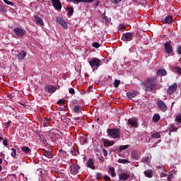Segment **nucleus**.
Here are the masks:
<instances>
[{"mask_svg":"<svg viewBox=\"0 0 181 181\" xmlns=\"http://www.w3.org/2000/svg\"><path fill=\"white\" fill-rule=\"evenodd\" d=\"M44 156H46V158H48V159H52L53 158V156L52 155V153L49 151H46L44 152Z\"/></svg>","mask_w":181,"mask_h":181,"instance_id":"obj_30","label":"nucleus"},{"mask_svg":"<svg viewBox=\"0 0 181 181\" xmlns=\"http://www.w3.org/2000/svg\"><path fill=\"white\" fill-rule=\"evenodd\" d=\"M7 11L6 6L0 4V12H6Z\"/></svg>","mask_w":181,"mask_h":181,"instance_id":"obj_37","label":"nucleus"},{"mask_svg":"<svg viewBox=\"0 0 181 181\" xmlns=\"http://www.w3.org/2000/svg\"><path fill=\"white\" fill-rule=\"evenodd\" d=\"M34 21L35 23H37V25H39L40 26H45V23L43 22V20L40 17H39V16H35Z\"/></svg>","mask_w":181,"mask_h":181,"instance_id":"obj_10","label":"nucleus"},{"mask_svg":"<svg viewBox=\"0 0 181 181\" xmlns=\"http://www.w3.org/2000/svg\"><path fill=\"white\" fill-rule=\"evenodd\" d=\"M105 181H111V178L107 175L104 177Z\"/></svg>","mask_w":181,"mask_h":181,"instance_id":"obj_54","label":"nucleus"},{"mask_svg":"<svg viewBox=\"0 0 181 181\" xmlns=\"http://www.w3.org/2000/svg\"><path fill=\"white\" fill-rule=\"evenodd\" d=\"M120 83H121V81L116 79V80L115 81V82H114V87H115V88H117L118 87V86H119Z\"/></svg>","mask_w":181,"mask_h":181,"instance_id":"obj_40","label":"nucleus"},{"mask_svg":"<svg viewBox=\"0 0 181 181\" xmlns=\"http://www.w3.org/2000/svg\"><path fill=\"white\" fill-rule=\"evenodd\" d=\"M117 162L118 163H122L123 165H125V163H131V161L124 158H119Z\"/></svg>","mask_w":181,"mask_h":181,"instance_id":"obj_28","label":"nucleus"},{"mask_svg":"<svg viewBox=\"0 0 181 181\" xmlns=\"http://www.w3.org/2000/svg\"><path fill=\"white\" fill-rule=\"evenodd\" d=\"M141 162H143V163H149V156L143 158Z\"/></svg>","mask_w":181,"mask_h":181,"instance_id":"obj_38","label":"nucleus"},{"mask_svg":"<svg viewBox=\"0 0 181 181\" xmlns=\"http://www.w3.org/2000/svg\"><path fill=\"white\" fill-rule=\"evenodd\" d=\"M3 145H4V146H8V140H3Z\"/></svg>","mask_w":181,"mask_h":181,"instance_id":"obj_52","label":"nucleus"},{"mask_svg":"<svg viewBox=\"0 0 181 181\" xmlns=\"http://www.w3.org/2000/svg\"><path fill=\"white\" fill-rule=\"evenodd\" d=\"M176 119H177V122H180L181 123V115H178L176 117Z\"/></svg>","mask_w":181,"mask_h":181,"instance_id":"obj_49","label":"nucleus"},{"mask_svg":"<svg viewBox=\"0 0 181 181\" xmlns=\"http://www.w3.org/2000/svg\"><path fill=\"white\" fill-rule=\"evenodd\" d=\"M93 47H95V49H98V47H100V43H98V42H93Z\"/></svg>","mask_w":181,"mask_h":181,"instance_id":"obj_43","label":"nucleus"},{"mask_svg":"<svg viewBox=\"0 0 181 181\" xmlns=\"http://www.w3.org/2000/svg\"><path fill=\"white\" fill-rule=\"evenodd\" d=\"M144 175L146 176V177H152L153 171H152V170H146L144 171Z\"/></svg>","mask_w":181,"mask_h":181,"instance_id":"obj_25","label":"nucleus"},{"mask_svg":"<svg viewBox=\"0 0 181 181\" xmlns=\"http://www.w3.org/2000/svg\"><path fill=\"white\" fill-rule=\"evenodd\" d=\"M13 31L18 37H23V35H26V30L20 28H14Z\"/></svg>","mask_w":181,"mask_h":181,"instance_id":"obj_7","label":"nucleus"},{"mask_svg":"<svg viewBox=\"0 0 181 181\" xmlns=\"http://www.w3.org/2000/svg\"><path fill=\"white\" fill-rule=\"evenodd\" d=\"M70 153H71V155H73L74 156H76L77 155V153L76 152V149H74V147H72L70 150Z\"/></svg>","mask_w":181,"mask_h":181,"instance_id":"obj_41","label":"nucleus"},{"mask_svg":"<svg viewBox=\"0 0 181 181\" xmlns=\"http://www.w3.org/2000/svg\"><path fill=\"white\" fill-rule=\"evenodd\" d=\"M64 103H66V101H64V100L61 99L59 100L57 104H59V105H63V104H64Z\"/></svg>","mask_w":181,"mask_h":181,"instance_id":"obj_44","label":"nucleus"},{"mask_svg":"<svg viewBox=\"0 0 181 181\" xmlns=\"http://www.w3.org/2000/svg\"><path fill=\"white\" fill-rule=\"evenodd\" d=\"M102 141L103 142L104 145H105L106 146H112V145L115 144V141H107V139H103Z\"/></svg>","mask_w":181,"mask_h":181,"instance_id":"obj_20","label":"nucleus"},{"mask_svg":"<svg viewBox=\"0 0 181 181\" xmlns=\"http://www.w3.org/2000/svg\"><path fill=\"white\" fill-rule=\"evenodd\" d=\"M157 105L161 111H163V112L166 111L167 107H166V105L165 104V102L162 100H158Z\"/></svg>","mask_w":181,"mask_h":181,"instance_id":"obj_13","label":"nucleus"},{"mask_svg":"<svg viewBox=\"0 0 181 181\" xmlns=\"http://www.w3.org/2000/svg\"><path fill=\"white\" fill-rule=\"evenodd\" d=\"M69 94H74V93H76V90H74V88H71L69 90Z\"/></svg>","mask_w":181,"mask_h":181,"instance_id":"obj_45","label":"nucleus"},{"mask_svg":"<svg viewBox=\"0 0 181 181\" xmlns=\"http://www.w3.org/2000/svg\"><path fill=\"white\" fill-rule=\"evenodd\" d=\"M128 124L132 127H136L138 125V122H136V119H129Z\"/></svg>","mask_w":181,"mask_h":181,"instance_id":"obj_23","label":"nucleus"},{"mask_svg":"<svg viewBox=\"0 0 181 181\" xmlns=\"http://www.w3.org/2000/svg\"><path fill=\"white\" fill-rule=\"evenodd\" d=\"M165 52L168 53V54H170V53H173V48L172 47V45H170V42H166L164 45Z\"/></svg>","mask_w":181,"mask_h":181,"instance_id":"obj_8","label":"nucleus"},{"mask_svg":"<svg viewBox=\"0 0 181 181\" xmlns=\"http://www.w3.org/2000/svg\"><path fill=\"white\" fill-rule=\"evenodd\" d=\"M74 112L76 114H79V112H81V107L79 105H76L74 107Z\"/></svg>","mask_w":181,"mask_h":181,"instance_id":"obj_31","label":"nucleus"},{"mask_svg":"<svg viewBox=\"0 0 181 181\" xmlns=\"http://www.w3.org/2000/svg\"><path fill=\"white\" fill-rule=\"evenodd\" d=\"M139 94L138 91H132V92H127V95L128 98H135V96H136Z\"/></svg>","mask_w":181,"mask_h":181,"instance_id":"obj_18","label":"nucleus"},{"mask_svg":"<svg viewBox=\"0 0 181 181\" xmlns=\"http://www.w3.org/2000/svg\"><path fill=\"white\" fill-rule=\"evenodd\" d=\"M158 170L160 177H165V176H168V172H166V170H165V167H159Z\"/></svg>","mask_w":181,"mask_h":181,"instance_id":"obj_14","label":"nucleus"},{"mask_svg":"<svg viewBox=\"0 0 181 181\" xmlns=\"http://www.w3.org/2000/svg\"><path fill=\"white\" fill-rule=\"evenodd\" d=\"M102 18L104 21H105L107 22V21H108V17H107L105 16V13H104L103 15H102Z\"/></svg>","mask_w":181,"mask_h":181,"instance_id":"obj_47","label":"nucleus"},{"mask_svg":"<svg viewBox=\"0 0 181 181\" xmlns=\"http://www.w3.org/2000/svg\"><path fill=\"white\" fill-rule=\"evenodd\" d=\"M100 5V1H95V4H94V6H98Z\"/></svg>","mask_w":181,"mask_h":181,"instance_id":"obj_56","label":"nucleus"},{"mask_svg":"<svg viewBox=\"0 0 181 181\" xmlns=\"http://www.w3.org/2000/svg\"><path fill=\"white\" fill-rule=\"evenodd\" d=\"M104 156H107L108 155V151L105 148L103 149Z\"/></svg>","mask_w":181,"mask_h":181,"instance_id":"obj_51","label":"nucleus"},{"mask_svg":"<svg viewBox=\"0 0 181 181\" xmlns=\"http://www.w3.org/2000/svg\"><path fill=\"white\" fill-rule=\"evenodd\" d=\"M168 129L170 131V132H176V131H177V127H176V126H175V124H170V127H168Z\"/></svg>","mask_w":181,"mask_h":181,"instance_id":"obj_26","label":"nucleus"},{"mask_svg":"<svg viewBox=\"0 0 181 181\" xmlns=\"http://www.w3.org/2000/svg\"><path fill=\"white\" fill-rule=\"evenodd\" d=\"M119 29H120V30L125 29V25H124V24H120V25H119Z\"/></svg>","mask_w":181,"mask_h":181,"instance_id":"obj_53","label":"nucleus"},{"mask_svg":"<svg viewBox=\"0 0 181 181\" xmlns=\"http://www.w3.org/2000/svg\"><path fill=\"white\" fill-rule=\"evenodd\" d=\"M101 177H103V174L98 173H96V178L97 179H101Z\"/></svg>","mask_w":181,"mask_h":181,"instance_id":"obj_48","label":"nucleus"},{"mask_svg":"<svg viewBox=\"0 0 181 181\" xmlns=\"http://www.w3.org/2000/svg\"><path fill=\"white\" fill-rule=\"evenodd\" d=\"M90 88H93V86H90V87H89V89H90Z\"/></svg>","mask_w":181,"mask_h":181,"instance_id":"obj_63","label":"nucleus"},{"mask_svg":"<svg viewBox=\"0 0 181 181\" xmlns=\"http://www.w3.org/2000/svg\"><path fill=\"white\" fill-rule=\"evenodd\" d=\"M88 63L91 69H98L101 66V59L97 57H93L88 60Z\"/></svg>","mask_w":181,"mask_h":181,"instance_id":"obj_3","label":"nucleus"},{"mask_svg":"<svg viewBox=\"0 0 181 181\" xmlns=\"http://www.w3.org/2000/svg\"><path fill=\"white\" fill-rule=\"evenodd\" d=\"M163 23H168L170 24L173 22V18L171 16H166L165 18L162 19Z\"/></svg>","mask_w":181,"mask_h":181,"instance_id":"obj_15","label":"nucleus"},{"mask_svg":"<svg viewBox=\"0 0 181 181\" xmlns=\"http://www.w3.org/2000/svg\"><path fill=\"white\" fill-rule=\"evenodd\" d=\"M8 98H12V95H8Z\"/></svg>","mask_w":181,"mask_h":181,"instance_id":"obj_60","label":"nucleus"},{"mask_svg":"<svg viewBox=\"0 0 181 181\" xmlns=\"http://www.w3.org/2000/svg\"><path fill=\"white\" fill-rule=\"evenodd\" d=\"M66 11H68V16H71L73 15V13H74V9L73 8V7H66Z\"/></svg>","mask_w":181,"mask_h":181,"instance_id":"obj_29","label":"nucleus"},{"mask_svg":"<svg viewBox=\"0 0 181 181\" xmlns=\"http://www.w3.org/2000/svg\"><path fill=\"white\" fill-rule=\"evenodd\" d=\"M69 170L71 175H77L80 172V165L72 163L69 166Z\"/></svg>","mask_w":181,"mask_h":181,"instance_id":"obj_4","label":"nucleus"},{"mask_svg":"<svg viewBox=\"0 0 181 181\" xmlns=\"http://www.w3.org/2000/svg\"><path fill=\"white\" fill-rule=\"evenodd\" d=\"M129 177H130V175L128 173H121L119 175V179L120 180L125 181V180L129 179Z\"/></svg>","mask_w":181,"mask_h":181,"instance_id":"obj_12","label":"nucleus"},{"mask_svg":"<svg viewBox=\"0 0 181 181\" xmlns=\"http://www.w3.org/2000/svg\"><path fill=\"white\" fill-rule=\"evenodd\" d=\"M43 124H44V127H49V125H50V119L47 117H45Z\"/></svg>","mask_w":181,"mask_h":181,"instance_id":"obj_32","label":"nucleus"},{"mask_svg":"<svg viewBox=\"0 0 181 181\" xmlns=\"http://www.w3.org/2000/svg\"><path fill=\"white\" fill-rule=\"evenodd\" d=\"M109 170L111 173L112 177H115V176H117V175L115 174V168H114L113 167H110L109 168Z\"/></svg>","mask_w":181,"mask_h":181,"instance_id":"obj_33","label":"nucleus"},{"mask_svg":"<svg viewBox=\"0 0 181 181\" xmlns=\"http://www.w3.org/2000/svg\"><path fill=\"white\" fill-rule=\"evenodd\" d=\"M4 3L6 4V5H11V6H13L15 5L13 2L9 1V0H3Z\"/></svg>","mask_w":181,"mask_h":181,"instance_id":"obj_42","label":"nucleus"},{"mask_svg":"<svg viewBox=\"0 0 181 181\" xmlns=\"http://www.w3.org/2000/svg\"><path fill=\"white\" fill-rule=\"evenodd\" d=\"M2 165V158H0V165Z\"/></svg>","mask_w":181,"mask_h":181,"instance_id":"obj_59","label":"nucleus"},{"mask_svg":"<svg viewBox=\"0 0 181 181\" xmlns=\"http://www.w3.org/2000/svg\"><path fill=\"white\" fill-rule=\"evenodd\" d=\"M129 148V145H124L119 146V151H125V149H128Z\"/></svg>","mask_w":181,"mask_h":181,"instance_id":"obj_39","label":"nucleus"},{"mask_svg":"<svg viewBox=\"0 0 181 181\" xmlns=\"http://www.w3.org/2000/svg\"><path fill=\"white\" fill-rule=\"evenodd\" d=\"M11 155L13 159H16V149L11 148Z\"/></svg>","mask_w":181,"mask_h":181,"instance_id":"obj_35","label":"nucleus"},{"mask_svg":"<svg viewBox=\"0 0 181 181\" xmlns=\"http://www.w3.org/2000/svg\"><path fill=\"white\" fill-rule=\"evenodd\" d=\"M71 1V2H76V4H80V2H83L84 4H91V2H94V0H67V2Z\"/></svg>","mask_w":181,"mask_h":181,"instance_id":"obj_16","label":"nucleus"},{"mask_svg":"<svg viewBox=\"0 0 181 181\" xmlns=\"http://www.w3.org/2000/svg\"><path fill=\"white\" fill-rule=\"evenodd\" d=\"M176 90H177V83H175L170 86H169V88L167 90V93L168 94L172 95L173 94V93H175V91H176Z\"/></svg>","mask_w":181,"mask_h":181,"instance_id":"obj_9","label":"nucleus"},{"mask_svg":"<svg viewBox=\"0 0 181 181\" xmlns=\"http://www.w3.org/2000/svg\"><path fill=\"white\" fill-rule=\"evenodd\" d=\"M175 69H176L177 73H178V74H181V68L180 67L177 66L175 68Z\"/></svg>","mask_w":181,"mask_h":181,"instance_id":"obj_50","label":"nucleus"},{"mask_svg":"<svg viewBox=\"0 0 181 181\" xmlns=\"http://www.w3.org/2000/svg\"><path fill=\"white\" fill-rule=\"evenodd\" d=\"M21 151L27 154H29L30 152H32V150H30V148L26 146H21Z\"/></svg>","mask_w":181,"mask_h":181,"instance_id":"obj_24","label":"nucleus"},{"mask_svg":"<svg viewBox=\"0 0 181 181\" xmlns=\"http://www.w3.org/2000/svg\"><path fill=\"white\" fill-rule=\"evenodd\" d=\"M167 72L166 70L165 69H159L157 71V76H160V77H162V76H166Z\"/></svg>","mask_w":181,"mask_h":181,"instance_id":"obj_27","label":"nucleus"},{"mask_svg":"<svg viewBox=\"0 0 181 181\" xmlns=\"http://www.w3.org/2000/svg\"><path fill=\"white\" fill-rule=\"evenodd\" d=\"M51 2L56 11H62V2H60V0H52Z\"/></svg>","mask_w":181,"mask_h":181,"instance_id":"obj_6","label":"nucleus"},{"mask_svg":"<svg viewBox=\"0 0 181 181\" xmlns=\"http://www.w3.org/2000/svg\"><path fill=\"white\" fill-rule=\"evenodd\" d=\"M178 54H181V47L178 48Z\"/></svg>","mask_w":181,"mask_h":181,"instance_id":"obj_57","label":"nucleus"},{"mask_svg":"<svg viewBox=\"0 0 181 181\" xmlns=\"http://www.w3.org/2000/svg\"><path fill=\"white\" fill-rule=\"evenodd\" d=\"M158 84V79L156 77H149L145 82L141 83V87H143L146 93H152L156 90V85Z\"/></svg>","mask_w":181,"mask_h":181,"instance_id":"obj_1","label":"nucleus"},{"mask_svg":"<svg viewBox=\"0 0 181 181\" xmlns=\"http://www.w3.org/2000/svg\"><path fill=\"white\" fill-rule=\"evenodd\" d=\"M11 121H8L6 123V128H9V127L11 126Z\"/></svg>","mask_w":181,"mask_h":181,"instance_id":"obj_55","label":"nucleus"},{"mask_svg":"<svg viewBox=\"0 0 181 181\" xmlns=\"http://www.w3.org/2000/svg\"><path fill=\"white\" fill-rule=\"evenodd\" d=\"M18 59L19 60H23L25 57H26V52L25 51H21L17 56Z\"/></svg>","mask_w":181,"mask_h":181,"instance_id":"obj_21","label":"nucleus"},{"mask_svg":"<svg viewBox=\"0 0 181 181\" xmlns=\"http://www.w3.org/2000/svg\"><path fill=\"white\" fill-rule=\"evenodd\" d=\"M4 139L2 137L0 136V141H2Z\"/></svg>","mask_w":181,"mask_h":181,"instance_id":"obj_62","label":"nucleus"},{"mask_svg":"<svg viewBox=\"0 0 181 181\" xmlns=\"http://www.w3.org/2000/svg\"><path fill=\"white\" fill-rule=\"evenodd\" d=\"M107 132L112 139H118L121 138V133L119 129H108Z\"/></svg>","mask_w":181,"mask_h":181,"instance_id":"obj_2","label":"nucleus"},{"mask_svg":"<svg viewBox=\"0 0 181 181\" xmlns=\"http://www.w3.org/2000/svg\"><path fill=\"white\" fill-rule=\"evenodd\" d=\"M83 142L86 144V142H87V139L86 138H83Z\"/></svg>","mask_w":181,"mask_h":181,"instance_id":"obj_58","label":"nucleus"},{"mask_svg":"<svg viewBox=\"0 0 181 181\" xmlns=\"http://www.w3.org/2000/svg\"><path fill=\"white\" fill-rule=\"evenodd\" d=\"M133 37L134 34H132V33H126L122 34V40H123V42H131Z\"/></svg>","mask_w":181,"mask_h":181,"instance_id":"obj_5","label":"nucleus"},{"mask_svg":"<svg viewBox=\"0 0 181 181\" xmlns=\"http://www.w3.org/2000/svg\"><path fill=\"white\" fill-rule=\"evenodd\" d=\"M121 1H122V0H113V1H112V4H115L117 5V4H119L121 2Z\"/></svg>","mask_w":181,"mask_h":181,"instance_id":"obj_46","label":"nucleus"},{"mask_svg":"<svg viewBox=\"0 0 181 181\" xmlns=\"http://www.w3.org/2000/svg\"><path fill=\"white\" fill-rule=\"evenodd\" d=\"M132 159H136V160H139V159H141V157L138 154V151L136 150L132 151Z\"/></svg>","mask_w":181,"mask_h":181,"instance_id":"obj_17","label":"nucleus"},{"mask_svg":"<svg viewBox=\"0 0 181 181\" xmlns=\"http://www.w3.org/2000/svg\"><path fill=\"white\" fill-rule=\"evenodd\" d=\"M160 133L158 132L152 134V138H155L156 139L160 138Z\"/></svg>","mask_w":181,"mask_h":181,"instance_id":"obj_36","label":"nucleus"},{"mask_svg":"<svg viewBox=\"0 0 181 181\" xmlns=\"http://www.w3.org/2000/svg\"><path fill=\"white\" fill-rule=\"evenodd\" d=\"M88 168H90V169H92L94 170L95 169V167L94 166V161L93 160V158H90L87 163Z\"/></svg>","mask_w":181,"mask_h":181,"instance_id":"obj_19","label":"nucleus"},{"mask_svg":"<svg viewBox=\"0 0 181 181\" xmlns=\"http://www.w3.org/2000/svg\"><path fill=\"white\" fill-rule=\"evenodd\" d=\"M57 21L58 23H59V25H61L62 26V28H64V29H67V28H69V25H67V23H66V21L62 18H57Z\"/></svg>","mask_w":181,"mask_h":181,"instance_id":"obj_11","label":"nucleus"},{"mask_svg":"<svg viewBox=\"0 0 181 181\" xmlns=\"http://www.w3.org/2000/svg\"><path fill=\"white\" fill-rule=\"evenodd\" d=\"M153 119L154 121V122H158L159 121V119H160V115L156 114L153 115Z\"/></svg>","mask_w":181,"mask_h":181,"instance_id":"obj_34","label":"nucleus"},{"mask_svg":"<svg viewBox=\"0 0 181 181\" xmlns=\"http://www.w3.org/2000/svg\"><path fill=\"white\" fill-rule=\"evenodd\" d=\"M46 91L48 93H54L56 91V88H54L53 86H47L45 88Z\"/></svg>","mask_w":181,"mask_h":181,"instance_id":"obj_22","label":"nucleus"},{"mask_svg":"<svg viewBox=\"0 0 181 181\" xmlns=\"http://www.w3.org/2000/svg\"><path fill=\"white\" fill-rule=\"evenodd\" d=\"M2 170V165H0V172Z\"/></svg>","mask_w":181,"mask_h":181,"instance_id":"obj_61","label":"nucleus"}]
</instances>
